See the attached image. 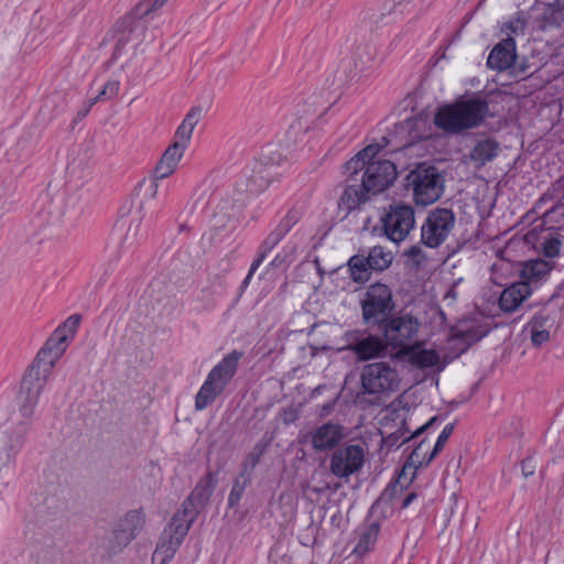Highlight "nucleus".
<instances>
[{
	"label": "nucleus",
	"mask_w": 564,
	"mask_h": 564,
	"mask_svg": "<svg viewBox=\"0 0 564 564\" xmlns=\"http://www.w3.org/2000/svg\"><path fill=\"white\" fill-rule=\"evenodd\" d=\"M550 191L555 198L564 197V178L556 181Z\"/></svg>",
	"instance_id": "nucleus-49"
},
{
	"label": "nucleus",
	"mask_w": 564,
	"mask_h": 564,
	"mask_svg": "<svg viewBox=\"0 0 564 564\" xmlns=\"http://www.w3.org/2000/svg\"><path fill=\"white\" fill-rule=\"evenodd\" d=\"M395 489V486H389L387 487L380 497L373 502V505L370 508V512H373L382 502H387L392 497V491Z\"/></svg>",
	"instance_id": "nucleus-46"
},
{
	"label": "nucleus",
	"mask_w": 564,
	"mask_h": 564,
	"mask_svg": "<svg viewBox=\"0 0 564 564\" xmlns=\"http://www.w3.org/2000/svg\"><path fill=\"white\" fill-rule=\"evenodd\" d=\"M278 260H279V256H276L271 262H270V267H275L276 263H278Z\"/></svg>",
	"instance_id": "nucleus-51"
},
{
	"label": "nucleus",
	"mask_w": 564,
	"mask_h": 564,
	"mask_svg": "<svg viewBox=\"0 0 564 564\" xmlns=\"http://www.w3.org/2000/svg\"><path fill=\"white\" fill-rule=\"evenodd\" d=\"M387 346L409 355L416 347L421 323L412 313L391 314L377 325Z\"/></svg>",
	"instance_id": "nucleus-3"
},
{
	"label": "nucleus",
	"mask_w": 564,
	"mask_h": 564,
	"mask_svg": "<svg viewBox=\"0 0 564 564\" xmlns=\"http://www.w3.org/2000/svg\"><path fill=\"white\" fill-rule=\"evenodd\" d=\"M302 218V210L300 208H291L286 215L280 220L279 225L272 230L268 237L262 241L259 247L256 259L252 261L249 272L241 283V289L245 290L258 268L268 257V254L279 245V242L286 236L288 232L299 223Z\"/></svg>",
	"instance_id": "nucleus-13"
},
{
	"label": "nucleus",
	"mask_w": 564,
	"mask_h": 564,
	"mask_svg": "<svg viewBox=\"0 0 564 564\" xmlns=\"http://www.w3.org/2000/svg\"><path fill=\"white\" fill-rule=\"evenodd\" d=\"M59 204L50 197L47 193L42 194L35 205L36 213L42 217L43 221L51 224L59 219Z\"/></svg>",
	"instance_id": "nucleus-31"
},
{
	"label": "nucleus",
	"mask_w": 564,
	"mask_h": 564,
	"mask_svg": "<svg viewBox=\"0 0 564 564\" xmlns=\"http://www.w3.org/2000/svg\"><path fill=\"white\" fill-rule=\"evenodd\" d=\"M408 6H409V0H386L383 8L388 14H392V13L402 14Z\"/></svg>",
	"instance_id": "nucleus-40"
},
{
	"label": "nucleus",
	"mask_w": 564,
	"mask_h": 564,
	"mask_svg": "<svg viewBox=\"0 0 564 564\" xmlns=\"http://www.w3.org/2000/svg\"><path fill=\"white\" fill-rule=\"evenodd\" d=\"M192 133H193V130L182 122L175 133V137L178 139L176 142H180V143L186 145L187 142L191 140Z\"/></svg>",
	"instance_id": "nucleus-45"
},
{
	"label": "nucleus",
	"mask_w": 564,
	"mask_h": 564,
	"mask_svg": "<svg viewBox=\"0 0 564 564\" xmlns=\"http://www.w3.org/2000/svg\"><path fill=\"white\" fill-rule=\"evenodd\" d=\"M219 196H220V193H215V194L213 195V199H217Z\"/></svg>",
	"instance_id": "nucleus-53"
},
{
	"label": "nucleus",
	"mask_w": 564,
	"mask_h": 564,
	"mask_svg": "<svg viewBox=\"0 0 564 564\" xmlns=\"http://www.w3.org/2000/svg\"><path fill=\"white\" fill-rule=\"evenodd\" d=\"M535 462L532 457H528L522 460L521 463V471L522 475L528 478L529 476H532L535 471Z\"/></svg>",
	"instance_id": "nucleus-47"
},
{
	"label": "nucleus",
	"mask_w": 564,
	"mask_h": 564,
	"mask_svg": "<svg viewBox=\"0 0 564 564\" xmlns=\"http://www.w3.org/2000/svg\"><path fill=\"white\" fill-rule=\"evenodd\" d=\"M487 333H488V330L480 329V328L468 329L466 332H459V337L465 340H469V341H478L482 337H485L487 335Z\"/></svg>",
	"instance_id": "nucleus-44"
},
{
	"label": "nucleus",
	"mask_w": 564,
	"mask_h": 564,
	"mask_svg": "<svg viewBox=\"0 0 564 564\" xmlns=\"http://www.w3.org/2000/svg\"><path fill=\"white\" fill-rule=\"evenodd\" d=\"M531 286L528 282H513L506 288L499 297V307L507 313L516 311L521 303L531 294Z\"/></svg>",
	"instance_id": "nucleus-24"
},
{
	"label": "nucleus",
	"mask_w": 564,
	"mask_h": 564,
	"mask_svg": "<svg viewBox=\"0 0 564 564\" xmlns=\"http://www.w3.org/2000/svg\"><path fill=\"white\" fill-rule=\"evenodd\" d=\"M364 460L365 451L361 445H345L333 453L329 469L336 477L347 478L362 467Z\"/></svg>",
	"instance_id": "nucleus-17"
},
{
	"label": "nucleus",
	"mask_w": 564,
	"mask_h": 564,
	"mask_svg": "<svg viewBox=\"0 0 564 564\" xmlns=\"http://www.w3.org/2000/svg\"><path fill=\"white\" fill-rule=\"evenodd\" d=\"M437 417L434 416L425 424L416 429L411 435L405 436L410 431L405 426V422H402V425L394 431L393 433L388 434L382 437V445L388 449H394L400 447V445L415 441L420 435H422L430 426H432L436 422Z\"/></svg>",
	"instance_id": "nucleus-27"
},
{
	"label": "nucleus",
	"mask_w": 564,
	"mask_h": 564,
	"mask_svg": "<svg viewBox=\"0 0 564 564\" xmlns=\"http://www.w3.org/2000/svg\"><path fill=\"white\" fill-rule=\"evenodd\" d=\"M550 339V332L547 328L531 329V341L534 346L540 347L547 343Z\"/></svg>",
	"instance_id": "nucleus-43"
},
{
	"label": "nucleus",
	"mask_w": 564,
	"mask_h": 564,
	"mask_svg": "<svg viewBox=\"0 0 564 564\" xmlns=\"http://www.w3.org/2000/svg\"><path fill=\"white\" fill-rule=\"evenodd\" d=\"M30 423L22 421L18 423L14 429L6 436L2 452L6 454L7 462L14 464L18 454L22 451L25 444V436L29 432Z\"/></svg>",
	"instance_id": "nucleus-26"
},
{
	"label": "nucleus",
	"mask_w": 564,
	"mask_h": 564,
	"mask_svg": "<svg viewBox=\"0 0 564 564\" xmlns=\"http://www.w3.org/2000/svg\"><path fill=\"white\" fill-rule=\"evenodd\" d=\"M488 112L487 100L478 97H460L437 109L434 115V124L447 134L456 135L482 124Z\"/></svg>",
	"instance_id": "nucleus-2"
},
{
	"label": "nucleus",
	"mask_w": 564,
	"mask_h": 564,
	"mask_svg": "<svg viewBox=\"0 0 564 564\" xmlns=\"http://www.w3.org/2000/svg\"><path fill=\"white\" fill-rule=\"evenodd\" d=\"M381 221L387 238L399 243L403 241L414 228V209L403 203L391 205L389 210L381 218Z\"/></svg>",
	"instance_id": "nucleus-15"
},
{
	"label": "nucleus",
	"mask_w": 564,
	"mask_h": 564,
	"mask_svg": "<svg viewBox=\"0 0 564 564\" xmlns=\"http://www.w3.org/2000/svg\"><path fill=\"white\" fill-rule=\"evenodd\" d=\"M564 20V6L560 1L549 4L543 12V22L549 25H561Z\"/></svg>",
	"instance_id": "nucleus-34"
},
{
	"label": "nucleus",
	"mask_w": 564,
	"mask_h": 564,
	"mask_svg": "<svg viewBox=\"0 0 564 564\" xmlns=\"http://www.w3.org/2000/svg\"><path fill=\"white\" fill-rule=\"evenodd\" d=\"M561 249L562 241L558 238V235L545 238L544 241L542 242V252L546 258L553 259L560 256Z\"/></svg>",
	"instance_id": "nucleus-36"
},
{
	"label": "nucleus",
	"mask_w": 564,
	"mask_h": 564,
	"mask_svg": "<svg viewBox=\"0 0 564 564\" xmlns=\"http://www.w3.org/2000/svg\"><path fill=\"white\" fill-rule=\"evenodd\" d=\"M405 181V186L412 189L414 200L419 205H430L442 195L440 174L434 166L419 165L408 174Z\"/></svg>",
	"instance_id": "nucleus-10"
},
{
	"label": "nucleus",
	"mask_w": 564,
	"mask_h": 564,
	"mask_svg": "<svg viewBox=\"0 0 564 564\" xmlns=\"http://www.w3.org/2000/svg\"><path fill=\"white\" fill-rule=\"evenodd\" d=\"M246 191H248V192H253V189H252V188H250V187H247V188H246Z\"/></svg>",
	"instance_id": "nucleus-54"
},
{
	"label": "nucleus",
	"mask_w": 564,
	"mask_h": 564,
	"mask_svg": "<svg viewBox=\"0 0 564 564\" xmlns=\"http://www.w3.org/2000/svg\"><path fill=\"white\" fill-rule=\"evenodd\" d=\"M229 205H230L229 202H225L224 206H221L220 208L221 209H228Z\"/></svg>",
	"instance_id": "nucleus-52"
},
{
	"label": "nucleus",
	"mask_w": 564,
	"mask_h": 564,
	"mask_svg": "<svg viewBox=\"0 0 564 564\" xmlns=\"http://www.w3.org/2000/svg\"><path fill=\"white\" fill-rule=\"evenodd\" d=\"M499 149L500 145L496 139L485 137L475 141L469 152L463 155L462 161L480 169L497 158Z\"/></svg>",
	"instance_id": "nucleus-19"
},
{
	"label": "nucleus",
	"mask_w": 564,
	"mask_h": 564,
	"mask_svg": "<svg viewBox=\"0 0 564 564\" xmlns=\"http://www.w3.org/2000/svg\"><path fill=\"white\" fill-rule=\"evenodd\" d=\"M380 533V523L378 521L365 523L360 525L356 531V545L354 546L351 554L362 557L371 552L378 541Z\"/></svg>",
	"instance_id": "nucleus-23"
},
{
	"label": "nucleus",
	"mask_w": 564,
	"mask_h": 564,
	"mask_svg": "<svg viewBox=\"0 0 564 564\" xmlns=\"http://www.w3.org/2000/svg\"><path fill=\"white\" fill-rule=\"evenodd\" d=\"M416 498H417V495L415 492L408 494L406 497L402 501L401 508L402 509L408 508Z\"/></svg>",
	"instance_id": "nucleus-50"
},
{
	"label": "nucleus",
	"mask_w": 564,
	"mask_h": 564,
	"mask_svg": "<svg viewBox=\"0 0 564 564\" xmlns=\"http://www.w3.org/2000/svg\"><path fill=\"white\" fill-rule=\"evenodd\" d=\"M192 523L193 517L189 518L185 505L184 509L178 510L173 516L169 525L161 533L152 554V564H169L171 562L187 535Z\"/></svg>",
	"instance_id": "nucleus-6"
},
{
	"label": "nucleus",
	"mask_w": 564,
	"mask_h": 564,
	"mask_svg": "<svg viewBox=\"0 0 564 564\" xmlns=\"http://www.w3.org/2000/svg\"><path fill=\"white\" fill-rule=\"evenodd\" d=\"M408 356L411 362L420 368L434 367L440 362V355L433 349L414 350L412 348Z\"/></svg>",
	"instance_id": "nucleus-33"
},
{
	"label": "nucleus",
	"mask_w": 564,
	"mask_h": 564,
	"mask_svg": "<svg viewBox=\"0 0 564 564\" xmlns=\"http://www.w3.org/2000/svg\"><path fill=\"white\" fill-rule=\"evenodd\" d=\"M243 352L232 350L208 372L195 397V410L203 411L220 395L235 377Z\"/></svg>",
	"instance_id": "nucleus-4"
},
{
	"label": "nucleus",
	"mask_w": 564,
	"mask_h": 564,
	"mask_svg": "<svg viewBox=\"0 0 564 564\" xmlns=\"http://www.w3.org/2000/svg\"><path fill=\"white\" fill-rule=\"evenodd\" d=\"M393 256L381 246H375L367 252L361 251L348 260L350 276L355 282L364 283L370 279L371 271L381 272L388 269Z\"/></svg>",
	"instance_id": "nucleus-11"
},
{
	"label": "nucleus",
	"mask_w": 564,
	"mask_h": 564,
	"mask_svg": "<svg viewBox=\"0 0 564 564\" xmlns=\"http://www.w3.org/2000/svg\"><path fill=\"white\" fill-rule=\"evenodd\" d=\"M80 319L82 317L78 314L67 317L66 321L54 330L44 347L37 352L35 362L32 366H39L44 377L48 376L54 365L65 352L69 341L77 332Z\"/></svg>",
	"instance_id": "nucleus-5"
},
{
	"label": "nucleus",
	"mask_w": 564,
	"mask_h": 564,
	"mask_svg": "<svg viewBox=\"0 0 564 564\" xmlns=\"http://www.w3.org/2000/svg\"><path fill=\"white\" fill-rule=\"evenodd\" d=\"M262 453L263 449L259 445H257L242 463L241 471H248V475L252 477V471L254 467L259 464Z\"/></svg>",
	"instance_id": "nucleus-37"
},
{
	"label": "nucleus",
	"mask_w": 564,
	"mask_h": 564,
	"mask_svg": "<svg viewBox=\"0 0 564 564\" xmlns=\"http://www.w3.org/2000/svg\"><path fill=\"white\" fill-rule=\"evenodd\" d=\"M251 476L248 471H240L234 479L231 490L228 496V507L234 509L238 507L246 488L251 484Z\"/></svg>",
	"instance_id": "nucleus-32"
},
{
	"label": "nucleus",
	"mask_w": 564,
	"mask_h": 564,
	"mask_svg": "<svg viewBox=\"0 0 564 564\" xmlns=\"http://www.w3.org/2000/svg\"><path fill=\"white\" fill-rule=\"evenodd\" d=\"M46 378L41 373L39 366H31L24 375L20 389V413L24 419L33 415Z\"/></svg>",
	"instance_id": "nucleus-16"
},
{
	"label": "nucleus",
	"mask_w": 564,
	"mask_h": 564,
	"mask_svg": "<svg viewBox=\"0 0 564 564\" xmlns=\"http://www.w3.org/2000/svg\"><path fill=\"white\" fill-rule=\"evenodd\" d=\"M167 0H145L135 6L132 14L121 18L113 28L116 44L112 52V61L118 59L129 43L134 42V32L139 26L137 19L149 15L151 12L163 7Z\"/></svg>",
	"instance_id": "nucleus-8"
},
{
	"label": "nucleus",
	"mask_w": 564,
	"mask_h": 564,
	"mask_svg": "<svg viewBox=\"0 0 564 564\" xmlns=\"http://www.w3.org/2000/svg\"><path fill=\"white\" fill-rule=\"evenodd\" d=\"M344 438V427L339 424L327 422L312 433V446L317 452L335 448Z\"/></svg>",
	"instance_id": "nucleus-22"
},
{
	"label": "nucleus",
	"mask_w": 564,
	"mask_h": 564,
	"mask_svg": "<svg viewBox=\"0 0 564 564\" xmlns=\"http://www.w3.org/2000/svg\"><path fill=\"white\" fill-rule=\"evenodd\" d=\"M387 347L383 337L380 338L379 336L368 335L350 344L348 349L351 350L358 359L368 360L379 357L384 352Z\"/></svg>",
	"instance_id": "nucleus-25"
},
{
	"label": "nucleus",
	"mask_w": 564,
	"mask_h": 564,
	"mask_svg": "<svg viewBox=\"0 0 564 564\" xmlns=\"http://www.w3.org/2000/svg\"><path fill=\"white\" fill-rule=\"evenodd\" d=\"M405 256L414 259L417 263L424 259V252L422 250V248L417 245H414V246H411L406 251H405Z\"/></svg>",
	"instance_id": "nucleus-48"
},
{
	"label": "nucleus",
	"mask_w": 564,
	"mask_h": 564,
	"mask_svg": "<svg viewBox=\"0 0 564 564\" xmlns=\"http://www.w3.org/2000/svg\"><path fill=\"white\" fill-rule=\"evenodd\" d=\"M456 217L452 209L434 208L421 227V242L429 248L440 247L453 231Z\"/></svg>",
	"instance_id": "nucleus-12"
},
{
	"label": "nucleus",
	"mask_w": 564,
	"mask_h": 564,
	"mask_svg": "<svg viewBox=\"0 0 564 564\" xmlns=\"http://www.w3.org/2000/svg\"><path fill=\"white\" fill-rule=\"evenodd\" d=\"M144 525V514L141 510H130L118 520L112 529L107 544V554L112 556L121 552L137 538Z\"/></svg>",
	"instance_id": "nucleus-14"
},
{
	"label": "nucleus",
	"mask_w": 564,
	"mask_h": 564,
	"mask_svg": "<svg viewBox=\"0 0 564 564\" xmlns=\"http://www.w3.org/2000/svg\"><path fill=\"white\" fill-rule=\"evenodd\" d=\"M369 192L361 184L357 182L348 184L340 198L338 206L340 209L346 210L347 214L357 209L362 203L369 199Z\"/></svg>",
	"instance_id": "nucleus-28"
},
{
	"label": "nucleus",
	"mask_w": 564,
	"mask_h": 564,
	"mask_svg": "<svg viewBox=\"0 0 564 564\" xmlns=\"http://www.w3.org/2000/svg\"><path fill=\"white\" fill-rule=\"evenodd\" d=\"M524 26L525 22L521 18H513L505 24L508 36H511V34L517 35L519 33H523Z\"/></svg>",
	"instance_id": "nucleus-42"
},
{
	"label": "nucleus",
	"mask_w": 564,
	"mask_h": 564,
	"mask_svg": "<svg viewBox=\"0 0 564 564\" xmlns=\"http://www.w3.org/2000/svg\"><path fill=\"white\" fill-rule=\"evenodd\" d=\"M185 151V144L180 142H174L171 144L163 153L161 160L156 164L154 169V182L153 186V196L156 195L158 192V183L156 181L169 177L177 167L178 162L181 161Z\"/></svg>",
	"instance_id": "nucleus-20"
},
{
	"label": "nucleus",
	"mask_w": 564,
	"mask_h": 564,
	"mask_svg": "<svg viewBox=\"0 0 564 564\" xmlns=\"http://www.w3.org/2000/svg\"><path fill=\"white\" fill-rule=\"evenodd\" d=\"M521 282H538L551 272V264L542 259L530 260L520 264Z\"/></svg>",
	"instance_id": "nucleus-30"
},
{
	"label": "nucleus",
	"mask_w": 564,
	"mask_h": 564,
	"mask_svg": "<svg viewBox=\"0 0 564 564\" xmlns=\"http://www.w3.org/2000/svg\"><path fill=\"white\" fill-rule=\"evenodd\" d=\"M360 306L365 324L377 326L394 312L395 302L391 289L378 282L368 286Z\"/></svg>",
	"instance_id": "nucleus-7"
},
{
	"label": "nucleus",
	"mask_w": 564,
	"mask_h": 564,
	"mask_svg": "<svg viewBox=\"0 0 564 564\" xmlns=\"http://www.w3.org/2000/svg\"><path fill=\"white\" fill-rule=\"evenodd\" d=\"M433 458L426 438L421 440L410 453L408 463L401 469L397 482L402 488L408 487L415 476V469L429 465Z\"/></svg>",
	"instance_id": "nucleus-18"
},
{
	"label": "nucleus",
	"mask_w": 564,
	"mask_h": 564,
	"mask_svg": "<svg viewBox=\"0 0 564 564\" xmlns=\"http://www.w3.org/2000/svg\"><path fill=\"white\" fill-rule=\"evenodd\" d=\"M203 109L200 107H193L188 113L185 116L182 121L185 126L189 127L192 130L196 127V124L202 119Z\"/></svg>",
	"instance_id": "nucleus-41"
},
{
	"label": "nucleus",
	"mask_w": 564,
	"mask_h": 564,
	"mask_svg": "<svg viewBox=\"0 0 564 564\" xmlns=\"http://www.w3.org/2000/svg\"><path fill=\"white\" fill-rule=\"evenodd\" d=\"M516 58V41L508 36L494 46L487 58V66L499 72L506 70L513 65Z\"/></svg>",
	"instance_id": "nucleus-21"
},
{
	"label": "nucleus",
	"mask_w": 564,
	"mask_h": 564,
	"mask_svg": "<svg viewBox=\"0 0 564 564\" xmlns=\"http://www.w3.org/2000/svg\"><path fill=\"white\" fill-rule=\"evenodd\" d=\"M216 477L213 473H207V475L199 480V482L196 485L195 489L192 491L189 498L183 503L182 509H184V506H187V513L189 514V518L193 517V520L195 519V510L193 509V500L197 499L199 502H203L209 498L212 495L215 486H216Z\"/></svg>",
	"instance_id": "nucleus-29"
},
{
	"label": "nucleus",
	"mask_w": 564,
	"mask_h": 564,
	"mask_svg": "<svg viewBox=\"0 0 564 564\" xmlns=\"http://www.w3.org/2000/svg\"><path fill=\"white\" fill-rule=\"evenodd\" d=\"M454 431V424L448 423L444 426L443 431L438 435L436 443L431 451V457H435L445 446L446 442L448 441L449 436L453 434Z\"/></svg>",
	"instance_id": "nucleus-38"
},
{
	"label": "nucleus",
	"mask_w": 564,
	"mask_h": 564,
	"mask_svg": "<svg viewBox=\"0 0 564 564\" xmlns=\"http://www.w3.org/2000/svg\"><path fill=\"white\" fill-rule=\"evenodd\" d=\"M378 151V145L370 144L345 164V172L349 174L348 181L358 182L356 175L362 172V186L372 195L384 192L398 176L394 163L389 160H373Z\"/></svg>",
	"instance_id": "nucleus-1"
},
{
	"label": "nucleus",
	"mask_w": 564,
	"mask_h": 564,
	"mask_svg": "<svg viewBox=\"0 0 564 564\" xmlns=\"http://www.w3.org/2000/svg\"><path fill=\"white\" fill-rule=\"evenodd\" d=\"M360 380L362 393L373 395L395 391L400 383L397 369L386 361L364 366Z\"/></svg>",
	"instance_id": "nucleus-9"
},
{
	"label": "nucleus",
	"mask_w": 564,
	"mask_h": 564,
	"mask_svg": "<svg viewBox=\"0 0 564 564\" xmlns=\"http://www.w3.org/2000/svg\"><path fill=\"white\" fill-rule=\"evenodd\" d=\"M119 86L118 80H108L98 95L89 100V108L100 100H108L116 97L119 91Z\"/></svg>",
	"instance_id": "nucleus-35"
},
{
	"label": "nucleus",
	"mask_w": 564,
	"mask_h": 564,
	"mask_svg": "<svg viewBox=\"0 0 564 564\" xmlns=\"http://www.w3.org/2000/svg\"><path fill=\"white\" fill-rule=\"evenodd\" d=\"M551 325L550 315L545 311L535 313L529 323L531 329L547 328Z\"/></svg>",
	"instance_id": "nucleus-39"
}]
</instances>
